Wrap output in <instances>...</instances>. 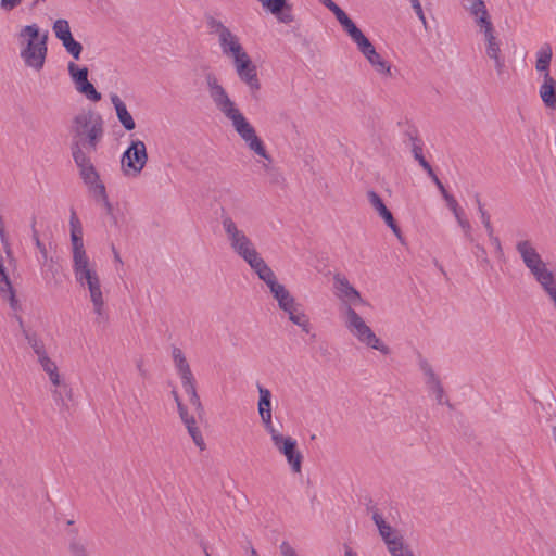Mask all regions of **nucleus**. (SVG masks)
<instances>
[{"label":"nucleus","mask_w":556,"mask_h":556,"mask_svg":"<svg viewBox=\"0 0 556 556\" xmlns=\"http://www.w3.org/2000/svg\"><path fill=\"white\" fill-rule=\"evenodd\" d=\"M254 274L267 286L279 308L295 300L291 292L278 281L267 263L255 270Z\"/></svg>","instance_id":"nucleus-14"},{"label":"nucleus","mask_w":556,"mask_h":556,"mask_svg":"<svg viewBox=\"0 0 556 556\" xmlns=\"http://www.w3.org/2000/svg\"><path fill=\"white\" fill-rule=\"evenodd\" d=\"M344 556H358L351 547H345Z\"/></svg>","instance_id":"nucleus-49"},{"label":"nucleus","mask_w":556,"mask_h":556,"mask_svg":"<svg viewBox=\"0 0 556 556\" xmlns=\"http://www.w3.org/2000/svg\"><path fill=\"white\" fill-rule=\"evenodd\" d=\"M172 359L174 368L179 376L182 386L195 381L189 362L187 361L185 353L179 348H173Z\"/></svg>","instance_id":"nucleus-23"},{"label":"nucleus","mask_w":556,"mask_h":556,"mask_svg":"<svg viewBox=\"0 0 556 556\" xmlns=\"http://www.w3.org/2000/svg\"><path fill=\"white\" fill-rule=\"evenodd\" d=\"M71 240L75 279L77 283L89 291L94 313L102 316L104 311V299L100 278L94 264L86 254L83 242V230L75 216L71 219Z\"/></svg>","instance_id":"nucleus-3"},{"label":"nucleus","mask_w":556,"mask_h":556,"mask_svg":"<svg viewBox=\"0 0 556 556\" xmlns=\"http://www.w3.org/2000/svg\"><path fill=\"white\" fill-rule=\"evenodd\" d=\"M346 35L356 45L358 51L371 65L374 71L383 79L393 77L391 64L383 59L377 51L369 39L355 25V23L345 30Z\"/></svg>","instance_id":"nucleus-9"},{"label":"nucleus","mask_w":556,"mask_h":556,"mask_svg":"<svg viewBox=\"0 0 556 556\" xmlns=\"http://www.w3.org/2000/svg\"><path fill=\"white\" fill-rule=\"evenodd\" d=\"M38 363L47 378L60 370V367L56 364V362L53 361L49 355L41 354L40 359H38Z\"/></svg>","instance_id":"nucleus-37"},{"label":"nucleus","mask_w":556,"mask_h":556,"mask_svg":"<svg viewBox=\"0 0 556 556\" xmlns=\"http://www.w3.org/2000/svg\"><path fill=\"white\" fill-rule=\"evenodd\" d=\"M280 551L282 556H298L293 547L287 542L280 545Z\"/></svg>","instance_id":"nucleus-46"},{"label":"nucleus","mask_w":556,"mask_h":556,"mask_svg":"<svg viewBox=\"0 0 556 556\" xmlns=\"http://www.w3.org/2000/svg\"><path fill=\"white\" fill-rule=\"evenodd\" d=\"M266 11L271 13L278 22L282 24H291L295 21L292 12V4L288 0H266L264 7Z\"/></svg>","instance_id":"nucleus-22"},{"label":"nucleus","mask_w":556,"mask_h":556,"mask_svg":"<svg viewBox=\"0 0 556 556\" xmlns=\"http://www.w3.org/2000/svg\"><path fill=\"white\" fill-rule=\"evenodd\" d=\"M258 391V402H257V412L260 415V418L262 420V424L264 426L265 431L268 433L275 429H277L274 426L273 422V404H271V392L267 388L258 384L257 386Z\"/></svg>","instance_id":"nucleus-19"},{"label":"nucleus","mask_w":556,"mask_h":556,"mask_svg":"<svg viewBox=\"0 0 556 556\" xmlns=\"http://www.w3.org/2000/svg\"><path fill=\"white\" fill-rule=\"evenodd\" d=\"M270 441L275 450L281 454L291 471L295 475L302 472L303 455L298 448V442L290 435H285L278 429L268 432Z\"/></svg>","instance_id":"nucleus-11"},{"label":"nucleus","mask_w":556,"mask_h":556,"mask_svg":"<svg viewBox=\"0 0 556 556\" xmlns=\"http://www.w3.org/2000/svg\"><path fill=\"white\" fill-rule=\"evenodd\" d=\"M219 223L229 249L243 260L253 273L266 264L252 238L224 207L220 208Z\"/></svg>","instance_id":"nucleus-5"},{"label":"nucleus","mask_w":556,"mask_h":556,"mask_svg":"<svg viewBox=\"0 0 556 556\" xmlns=\"http://www.w3.org/2000/svg\"><path fill=\"white\" fill-rule=\"evenodd\" d=\"M367 199L371 207L378 213V215L384 220V223L390 227L392 232L401 240L402 233L401 229L395 223L392 213L389 211V208L383 203L381 197L370 190L367 192Z\"/></svg>","instance_id":"nucleus-20"},{"label":"nucleus","mask_w":556,"mask_h":556,"mask_svg":"<svg viewBox=\"0 0 556 556\" xmlns=\"http://www.w3.org/2000/svg\"><path fill=\"white\" fill-rule=\"evenodd\" d=\"M414 157L418 161L420 166L427 172L428 176L432 179L433 182L439 180L438 176L433 172L431 165L427 162V160L422 155V149L419 146L413 147Z\"/></svg>","instance_id":"nucleus-34"},{"label":"nucleus","mask_w":556,"mask_h":556,"mask_svg":"<svg viewBox=\"0 0 556 556\" xmlns=\"http://www.w3.org/2000/svg\"><path fill=\"white\" fill-rule=\"evenodd\" d=\"M68 73L75 85V89L88 80V70L86 67H79L75 63L68 64Z\"/></svg>","instance_id":"nucleus-33"},{"label":"nucleus","mask_w":556,"mask_h":556,"mask_svg":"<svg viewBox=\"0 0 556 556\" xmlns=\"http://www.w3.org/2000/svg\"><path fill=\"white\" fill-rule=\"evenodd\" d=\"M476 248H477L478 252L481 254V256L483 257V261L485 263H489V258L486 257L485 249L481 244H476Z\"/></svg>","instance_id":"nucleus-47"},{"label":"nucleus","mask_w":556,"mask_h":556,"mask_svg":"<svg viewBox=\"0 0 556 556\" xmlns=\"http://www.w3.org/2000/svg\"><path fill=\"white\" fill-rule=\"evenodd\" d=\"M539 94L546 108L556 109V80L552 76L542 78Z\"/></svg>","instance_id":"nucleus-28"},{"label":"nucleus","mask_w":556,"mask_h":556,"mask_svg":"<svg viewBox=\"0 0 556 556\" xmlns=\"http://www.w3.org/2000/svg\"><path fill=\"white\" fill-rule=\"evenodd\" d=\"M73 157L79 168L80 176L84 182L88 186L91 194L110 211L111 204L108 200L105 186L101 181L100 176L88 155L83 150L76 149L73 151Z\"/></svg>","instance_id":"nucleus-10"},{"label":"nucleus","mask_w":556,"mask_h":556,"mask_svg":"<svg viewBox=\"0 0 556 556\" xmlns=\"http://www.w3.org/2000/svg\"><path fill=\"white\" fill-rule=\"evenodd\" d=\"M333 294L340 302V314L345 313L346 308L355 309L356 306L367 305V301L361 292L350 282V280L340 274L333 277Z\"/></svg>","instance_id":"nucleus-13"},{"label":"nucleus","mask_w":556,"mask_h":556,"mask_svg":"<svg viewBox=\"0 0 556 556\" xmlns=\"http://www.w3.org/2000/svg\"><path fill=\"white\" fill-rule=\"evenodd\" d=\"M52 30L59 40L72 35L70 23L64 18L56 20L52 25Z\"/></svg>","instance_id":"nucleus-38"},{"label":"nucleus","mask_w":556,"mask_h":556,"mask_svg":"<svg viewBox=\"0 0 556 556\" xmlns=\"http://www.w3.org/2000/svg\"><path fill=\"white\" fill-rule=\"evenodd\" d=\"M553 52L549 45H544L536 52L535 70L542 74V78L545 75L551 76L549 65L552 61Z\"/></svg>","instance_id":"nucleus-30"},{"label":"nucleus","mask_w":556,"mask_h":556,"mask_svg":"<svg viewBox=\"0 0 556 556\" xmlns=\"http://www.w3.org/2000/svg\"><path fill=\"white\" fill-rule=\"evenodd\" d=\"M48 30L38 24L23 25L16 33L20 58L25 67L35 73L42 71L48 54Z\"/></svg>","instance_id":"nucleus-4"},{"label":"nucleus","mask_w":556,"mask_h":556,"mask_svg":"<svg viewBox=\"0 0 556 556\" xmlns=\"http://www.w3.org/2000/svg\"><path fill=\"white\" fill-rule=\"evenodd\" d=\"M434 184H435L438 190L440 191L442 198L444 199V201L446 203V206L453 213V215H454L458 226L462 228V230L464 232V236L469 241L472 242L473 241V237H472V233H471V231H472L471 224L468 220V218L466 217V214H465L464 210L460 207V205L457 202V200L455 199V197L452 195L445 189V187L443 186V184L441 182L440 179L437 180Z\"/></svg>","instance_id":"nucleus-17"},{"label":"nucleus","mask_w":556,"mask_h":556,"mask_svg":"<svg viewBox=\"0 0 556 556\" xmlns=\"http://www.w3.org/2000/svg\"><path fill=\"white\" fill-rule=\"evenodd\" d=\"M462 5L464 10L472 17L475 24L480 22L481 18L490 17L483 0H463Z\"/></svg>","instance_id":"nucleus-29"},{"label":"nucleus","mask_w":556,"mask_h":556,"mask_svg":"<svg viewBox=\"0 0 556 556\" xmlns=\"http://www.w3.org/2000/svg\"><path fill=\"white\" fill-rule=\"evenodd\" d=\"M28 343L33 348L34 352L36 353L37 359H40L41 354L48 355V353L46 352V350L43 348V344L40 341H38L36 338H28Z\"/></svg>","instance_id":"nucleus-42"},{"label":"nucleus","mask_w":556,"mask_h":556,"mask_svg":"<svg viewBox=\"0 0 556 556\" xmlns=\"http://www.w3.org/2000/svg\"><path fill=\"white\" fill-rule=\"evenodd\" d=\"M65 50L75 59L78 60L81 54L83 47L76 41L72 35L60 39Z\"/></svg>","instance_id":"nucleus-35"},{"label":"nucleus","mask_w":556,"mask_h":556,"mask_svg":"<svg viewBox=\"0 0 556 556\" xmlns=\"http://www.w3.org/2000/svg\"><path fill=\"white\" fill-rule=\"evenodd\" d=\"M13 264L11 261L0 260V298L13 309L20 308L16 286L11 277Z\"/></svg>","instance_id":"nucleus-16"},{"label":"nucleus","mask_w":556,"mask_h":556,"mask_svg":"<svg viewBox=\"0 0 556 556\" xmlns=\"http://www.w3.org/2000/svg\"><path fill=\"white\" fill-rule=\"evenodd\" d=\"M138 162L139 149L137 142H132L121 159V170L123 175L127 178H136L139 172V167L137 166Z\"/></svg>","instance_id":"nucleus-25"},{"label":"nucleus","mask_w":556,"mask_h":556,"mask_svg":"<svg viewBox=\"0 0 556 556\" xmlns=\"http://www.w3.org/2000/svg\"><path fill=\"white\" fill-rule=\"evenodd\" d=\"M340 318L346 331L359 343L379 351L383 355L390 354V348L376 336L374 330L356 309L346 308L345 313L340 314Z\"/></svg>","instance_id":"nucleus-8"},{"label":"nucleus","mask_w":556,"mask_h":556,"mask_svg":"<svg viewBox=\"0 0 556 556\" xmlns=\"http://www.w3.org/2000/svg\"><path fill=\"white\" fill-rule=\"evenodd\" d=\"M492 244L494 245V249H495V253L502 257L504 255V252H503V248H502V243L500 241V239L496 237V236H492V237H489Z\"/></svg>","instance_id":"nucleus-45"},{"label":"nucleus","mask_w":556,"mask_h":556,"mask_svg":"<svg viewBox=\"0 0 556 556\" xmlns=\"http://www.w3.org/2000/svg\"><path fill=\"white\" fill-rule=\"evenodd\" d=\"M73 147L76 149L86 148L89 152L96 151L104 135V122L100 114L88 111L78 114L72 126Z\"/></svg>","instance_id":"nucleus-6"},{"label":"nucleus","mask_w":556,"mask_h":556,"mask_svg":"<svg viewBox=\"0 0 556 556\" xmlns=\"http://www.w3.org/2000/svg\"><path fill=\"white\" fill-rule=\"evenodd\" d=\"M24 0H0V10L4 13L12 12L18 5L23 3Z\"/></svg>","instance_id":"nucleus-41"},{"label":"nucleus","mask_w":556,"mask_h":556,"mask_svg":"<svg viewBox=\"0 0 556 556\" xmlns=\"http://www.w3.org/2000/svg\"><path fill=\"white\" fill-rule=\"evenodd\" d=\"M70 552L73 556H91L86 545L78 540H74L70 543Z\"/></svg>","instance_id":"nucleus-40"},{"label":"nucleus","mask_w":556,"mask_h":556,"mask_svg":"<svg viewBox=\"0 0 556 556\" xmlns=\"http://www.w3.org/2000/svg\"><path fill=\"white\" fill-rule=\"evenodd\" d=\"M48 381L51 393L56 401L64 403L66 400L72 399V388L61 370L48 377Z\"/></svg>","instance_id":"nucleus-26"},{"label":"nucleus","mask_w":556,"mask_h":556,"mask_svg":"<svg viewBox=\"0 0 556 556\" xmlns=\"http://www.w3.org/2000/svg\"><path fill=\"white\" fill-rule=\"evenodd\" d=\"M182 387L185 389V392L189 396L190 404L193 406L195 413L201 418L204 415V407H203V404H202L200 396L197 392L195 381L185 384Z\"/></svg>","instance_id":"nucleus-32"},{"label":"nucleus","mask_w":556,"mask_h":556,"mask_svg":"<svg viewBox=\"0 0 556 556\" xmlns=\"http://www.w3.org/2000/svg\"><path fill=\"white\" fill-rule=\"evenodd\" d=\"M208 25L211 33L217 37L223 55L231 61L238 78L247 86L250 97L258 99L262 85L257 67L238 35L218 20H211Z\"/></svg>","instance_id":"nucleus-2"},{"label":"nucleus","mask_w":556,"mask_h":556,"mask_svg":"<svg viewBox=\"0 0 556 556\" xmlns=\"http://www.w3.org/2000/svg\"><path fill=\"white\" fill-rule=\"evenodd\" d=\"M146 161H147L146 147H144V144L141 142V168L144 166Z\"/></svg>","instance_id":"nucleus-48"},{"label":"nucleus","mask_w":556,"mask_h":556,"mask_svg":"<svg viewBox=\"0 0 556 556\" xmlns=\"http://www.w3.org/2000/svg\"><path fill=\"white\" fill-rule=\"evenodd\" d=\"M391 556H414L412 549L405 544L404 539L387 547Z\"/></svg>","instance_id":"nucleus-39"},{"label":"nucleus","mask_w":556,"mask_h":556,"mask_svg":"<svg viewBox=\"0 0 556 556\" xmlns=\"http://www.w3.org/2000/svg\"><path fill=\"white\" fill-rule=\"evenodd\" d=\"M552 433H553V438H554V440H555V442H556V426H555V427H553V429H552Z\"/></svg>","instance_id":"nucleus-52"},{"label":"nucleus","mask_w":556,"mask_h":556,"mask_svg":"<svg viewBox=\"0 0 556 556\" xmlns=\"http://www.w3.org/2000/svg\"><path fill=\"white\" fill-rule=\"evenodd\" d=\"M329 11L333 13L337 21L345 31L350 28L354 22L349 17V15L332 0H319Z\"/></svg>","instance_id":"nucleus-31"},{"label":"nucleus","mask_w":556,"mask_h":556,"mask_svg":"<svg viewBox=\"0 0 556 556\" xmlns=\"http://www.w3.org/2000/svg\"><path fill=\"white\" fill-rule=\"evenodd\" d=\"M476 26L483 36L488 58L494 62L496 73L502 75L505 70V58L502 54L501 40L496 36L491 16L481 18L480 22L476 23Z\"/></svg>","instance_id":"nucleus-12"},{"label":"nucleus","mask_w":556,"mask_h":556,"mask_svg":"<svg viewBox=\"0 0 556 556\" xmlns=\"http://www.w3.org/2000/svg\"><path fill=\"white\" fill-rule=\"evenodd\" d=\"M250 556H260L257 552L252 547L250 552Z\"/></svg>","instance_id":"nucleus-51"},{"label":"nucleus","mask_w":556,"mask_h":556,"mask_svg":"<svg viewBox=\"0 0 556 556\" xmlns=\"http://www.w3.org/2000/svg\"><path fill=\"white\" fill-rule=\"evenodd\" d=\"M279 309L287 315L293 325L298 326L303 332L309 333L312 328L311 320L301 303L294 300Z\"/></svg>","instance_id":"nucleus-21"},{"label":"nucleus","mask_w":556,"mask_h":556,"mask_svg":"<svg viewBox=\"0 0 556 556\" xmlns=\"http://www.w3.org/2000/svg\"><path fill=\"white\" fill-rule=\"evenodd\" d=\"M418 366L420 371L422 372L429 394L435 400L437 404L451 406L448 397L441 382V379L439 375L434 371V368L429 363V361L424 357H420L418 361Z\"/></svg>","instance_id":"nucleus-15"},{"label":"nucleus","mask_w":556,"mask_h":556,"mask_svg":"<svg viewBox=\"0 0 556 556\" xmlns=\"http://www.w3.org/2000/svg\"><path fill=\"white\" fill-rule=\"evenodd\" d=\"M76 91L86 97L89 101L98 102L101 100V93L97 91L89 80L78 86Z\"/></svg>","instance_id":"nucleus-36"},{"label":"nucleus","mask_w":556,"mask_h":556,"mask_svg":"<svg viewBox=\"0 0 556 556\" xmlns=\"http://www.w3.org/2000/svg\"><path fill=\"white\" fill-rule=\"evenodd\" d=\"M480 212H481L482 223L486 229L488 236L492 237L494 235V230H493V227H492V224L490 220V216L482 208H480Z\"/></svg>","instance_id":"nucleus-43"},{"label":"nucleus","mask_w":556,"mask_h":556,"mask_svg":"<svg viewBox=\"0 0 556 556\" xmlns=\"http://www.w3.org/2000/svg\"><path fill=\"white\" fill-rule=\"evenodd\" d=\"M172 396L177 405V409L179 413V416L181 418V421L186 426L189 435L191 437L193 443L200 451H204L206 448V443L204 441V438L197 426V421L194 416L190 415L187 410V407L182 404V401L177 392L176 389L172 390Z\"/></svg>","instance_id":"nucleus-18"},{"label":"nucleus","mask_w":556,"mask_h":556,"mask_svg":"<svg viewBox=\"0 0 556 556\" xmlns=\"http://www.w3.org/2000/svg\"><path fill=\"white\" fill-rule=\"evenodd\" d=\"M515 249L523 264L534 280L544 290L556 283L555 274L548 268L536 244L531 239H519Z\"/></svg>","instance_id":"nucleus-7"},{"label":"nucleus","mask_w":556,"mask_h":556,"mask_svg":"<svg viewBox=\"0 0 556 556\" xmlns=\"http://www.w3.org/2000/svg\"><path fill=\"white\" fill-rule=\"evenodd\" d=\"M412 7L416 13V15L419 17V20L426 24V17L421 8V3L419 0H410Z\"/></svg>","instance_id":"nucleus-44"},{"label":"nucleus","mask_w":556,"mask_h":556,"mask_svg":"<svg viewBox=\"0 0 556 556\" xmlns=\"http://www.w3.org/2000/svg\"><path fill=\"white\" fill-rule=\"evenodd\" d=\"M37 245L41 249L42 253L46 255L47 251L43 247H41L39 240H37Z\"/></svg>","instance_id":"nucleus-50"},{"label":"nucleus","mask_w":556,"mask_h":556,"mask_svg":"<svg viewBox=\"0 0 556 556\" xmlns=\"http://www.w3.org/2000/svg\"><path fill=\"white\" fill-rule=\"evenodd\" d=\"M204 81L206 91L215 109L230 122L231 127L245 143L247 148L264 160V162L258 161V163H262V167L267 169L268 165L271 163V156L267 152L263 140L257 136L254 126L240 110L237 102L230 97L215 73H205Z\"/></svg>","instance_id":"nucleus-1"},{"label":"nucleus","mask_w":556,"mask_h":556,"mask_svg":"<svg viewBox=\"0 0 556 556\" xmlns=\"http://www.w3.org/2000/svg\"><path fill=\"white\" fill-rule=\"evenodd\" d=\"M110 100L113 104L116 116L119 121V123L123 125V127L126 130H132L136 127L135 119L128 112L126 104L123 102V100L118 97L116 93H110Z\"/></svg>","instance_id":"nucleus-27"},{"label":"nucleus","mask_w":556,"mask_h":556,"mask_svg":"<svg viewBox=\"0 0 556 556\" xmlns=\"http://www.w3.org/2000/svg\"><path fill=\"white\" fill-rule=\"evenodd\" d=\"M372 521L387 547L404 539L396 529L386 521L380 513L375 511L372 514Z\"/></svg>","instance_id":"nucleus-24"}]
</instances>
